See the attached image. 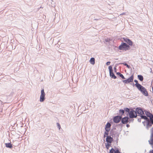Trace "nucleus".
Segmentation results:
<instances>
[{
	"label": "nucleus",
	"instance_id": "f257e3e1",
	"mask_svg": "<svg viewBox=\"0 0 153 153\" xmlns=\"http://www.w3.org/2000/svg\"><path fill=\"white\" fill-rule=\"evenodd\" d=\"M134 81L136 83L135 86L137 89L145 96H148L149 95V94L146 89L139 84L137 79H134Z\"/></svg>",
	"mask_w": 153,
	"mask_h": 153
},
{
	"label": "nucleus",
	"instance_id": "f03ea898",
	"mask_svg": "<svg viewBox=\"0 0 153 153\" xmlns=\"http://www.w3.org/2000/svg\"><path fill=\"white\" fill-rule=\"evenodd\" d=\"M125 112L127 113V115L130 118H136L137 115L136 114L135 110L131 108H125Z\"/></svg>",
	"mask_w": 153,
	"mask_h": 153
},
{
	"label": "nucleus",
	"instance_id": "7ed1b4c3",
	"mask_svg": "<svg viewBox=\"0 0 153 153\" xmlns=\"http://www.w3.org/2000/svg\"><path fill=\"white\" fill-rule=\"evenodd\" d=\"M131 48L127 43L122 42L118 46V49L120 50L127 51L130 50Z\"/></svg>",
	"mask_w": 153,
	"mask_h": 153
},
{
	"label": "nucleus",
	"instance_id": "20e7f679",
	"mask_svg": "<svg viewBox=\"0 0 153 153\" xmlns=\"http://www.w3.org/2000/svg\"><path fill=\"white\" fill-rule=\"evenodd\" d=\"M109 70V75L112 78L114 79H116L117 78V76H115L114 73L113 72V68L112 65H110L108 67Z\"/></svg>",
	"mask_w": 153,
	"mask_h": 153
},
{
	"label": "nucleus",
	"instance_id": "39448f33",
	"mask_svg": "<svg viewBox=\"0 0 153 153\" xmlns=\"http://www.w3.org/2000/svg\"><path fill=\"white\" fill-rule=\"evenodd\" d=\"M134 78V75L133 74L128 79H126L123 80L122 81L125 84H128L130 82H133Z\"/></svg>",
	"mask_w": 153,
	"mask_h": 153
},
{
	"label": "nucleus",
	"instance_id": "423d86ee",
	"mask_svg": "<svg viewBox=\"0 0 153 153\" xmlns=\"http://www.w3.org/2000/svg\"><path fill=\"white\" fill-rule=\"evenodd\" d=\"M45 94L44 92V89H42L41 90V94L40 98V101L43 102L45 100Z\"/></svg>",
	"mask_w": 153,
	"mask_h": 153
},
{
	"label": "nucleus",
	"instance_id": "0eeeda50",
	"mask_svg": "<svg viewBox=\"0 0 153 153\" xmlns=\"http://www.w3.org/2000/svg\"><path fill=\"white\" fill-rule=\"evenodd\" d=\"M135 111L136 114H138L139 116L142 114H144V111H143L142 108L141 107H137L135 109Z\"/></svg>",
	"mask_w": 153,
	"mask_h": 153
},
{
	"label": "nucleus",
	"instance_id": "6e6552de",
	"mask_svg": "<svg viewBox=\"0 0 153 153\" xmlns=\"http://www.w3.org/2000/svg\"><path fill=\"white\" fill-rule=\"evenodd\" d=\"M123 41L127 44L129 46H132L133 42L130 39L128 38L123 37Z\"/></svg>",
	"mask_w": 153,
	"mask_h": 153
},
{
	"label": "nucleus",
	"instance_id": "1a4fd4ad",
	"mask_svg": "<svg viewBox=\"0 0 153 153\" xmlns=\"http://www.w3.org/2000/svg\"><path fill=\"white\" fill-rule=\"evenodd\" d=\"M122 118L121 116L117 115L113 117V120L114 123H118L121 120Z\"/></svg>",
	"mask_w": 153,
	"mask_h": 153
},
{
	"label": "nucleus",
	"instance_id": "9d476101",
	"mask_svg": "<svg viewBox=\"0 0 153 153\" xmlns=\"http://www.w3.org/2000/svg\"><path fill=\"white\" fill-rule=\"evenodd\" d=\"M113 141L114 139L113 138V137H111L110 135H109V136L106 137L105 141L107 142L106 143H111Z\"/></svg>",
	"mask_w": 153,
	"mask_h": 153
},
{
	"label": "nucleus",
	"instance_id": "9b49d317",
	"mask_svg": "<svg viewBox=\"0 0 153 153\" xmlns=\"http://www.w3.org/2000/svg\"><path fill=\"white\" fill-rule=\"evenodd\" d=\"M109 153H122L120 152L119 149L117 147L115 149L112 148L109 151Z\"/></svg>",
	"mask_w": 153,
	"mask_h": 153
},
{
	"label": "nucleus",
	"instance_id": "f8f14e48",
	"mask_svg": "<svg viewBox=\"0 0 153 153\" xmlns=\"http://www.w3.org/2000/svg\"><path fill=\"white\" fill-rule=\"evenodd\" d=\"M128 117L127 116L123 118L122 117L120 121H121V122L122 123H123V124H125L128 123Z\"/></svg>",
	"mask_w": 153,
	"mask_h": 153
},
{
	"label": "nucleus",
	"instance_id": "ddd939ff",
	"mask_svg": "<svg viewBox=\"0 0 153 153\" xmlns=\"http://www.w3.org/2000/svg\"><path fill=\"white\" fill-rule=\"evenodd\" d=\"M111 124L110 123L108 122L105 125V130L110 131L111 130Z\"/></svg>",
	"mask_w": 153,
	"mask_h": 153
},
{
	"label": "nucleus",
	"instance_id": "4468645a",
	"mask_svg": "<svg viewBox=\"0 0 153 153\" xmlns=\"http://www.w3.org/2000/svg\"><path fill=\"white\" fill-rule=\"evenodd\" d=\"M144 112H145L146 116L149 118H150L153 116V114L151 113L149 111H147L145 110Z\"/></svg>",
	"mask_w": 153,
	"mask_h": 153
},
{
	"label": "nucleus",
	"instance_id": "2eb2a0df",
	"mask_svg": "<svg viewBox=\"0 0 153 153\" xmlns=\"http://www.w3.org/2000/svg\"><path fill=\"white\" fill-rule=\"evenodd\" d=\"M117 131L114 130V129H111L110 131V135L113 137H115L117 134Z\"/></svg>",
	"mask_w": 153,
	"mask_h": 153
},
{
	"label": "nucleus",
	"instance_id": "dca6fc26",
	"mask_svg": "<svg viewBox=\"0 0 153 153\" xmlns=\"http://www.w3.org/2000/svg\"><path fill=\"white\" fill-rule=\"evenodd\" d=\"M151 134L150 136V139L148 141L150 145H152L153 144V131H151Z\"/></svg>",
	"mask_w": 153,
	"mask_h": 153
},
{
	"label": "nucleus",
	"instance_id": "f3484780",
	"mask_svg": "<svg viewBox=\"0 0 153 153\" xmlns=\"http://www.w3.org/2000/svg\"><path fill=\"white\" fill-rule=\"evenodd\" d=\"M5 147L10 149H12L13 147V144L10 143H5Z\"/></svg>",
	"mask_w": 153,
	"mask_h": 153
},
{
	"label": "nucleus",
	"instance_id": "a211bd4d",
	"mask_svg": "<svg viewBox=\"0 0 153 153\" xmlns=\"http://www.w3.org/2000/svg\"><path fill=\"white\" fill-rule=\"evenodd\" d=\"M125 108H124L123 109H120L119 110V116H121V117H122L123 115H124L125 112Z\"/></svg>",
	"mask_w": 153,
	"mask_h": 153
},
{
	"label": "nucleus",
	"instance_id": "6ab92c4d",
	"mask_svg": "<svg viewBox=\"0 0 153 153\" xmlns=\"http://www.w3.org/2000/svg\"><path fill=\"white\" fill-rule=\"evenodd\" d=\"M139 116L140 117L141 119H143L145 120H146V122L147 120H149V118L147 117L146 116H145L144 114H142Z\"/></svg>",
	"mask_w": 153,
	"mask_h": 153
},
{
	"label": "nucleus",
	"instance_id": "aec40b11",
	"mask_svg": "<svg viewBox=\"0 0 153 153\" xmlns=\"http://www.w3.org/2000/svg\"><path fill=\"white\" fill-rule=\"evenodd\" d=\"M137 78L140 81L142 82L144 79L143 76L141 75H137Z\"/></svg>",
	"mask_w": 153,
	"mask_h": 153
},
{
	"label": "nucleus",
	"instance_id": "412c9836",
	"mask_svg": "<svg viewBox=\"0 0 153 153\" xmlns=\"http://www.w3.org/2000/svg\"><path fill=\"white\" fill-rule=\"evenodd\" d=\"M110 131H105L104 132V135H103V137L104 138H105V137H108V136H109V132Z\"/></svg>",
	"mask_w": 153,
	"mask_h": 153
},
{
	"label": "nucleus",
	"instance_id": "4be33fe9",
	"mask_svg": "<svg viewBox=\"0 0 153 153\" xmlns=\"http://www.w3.org/2000/svg\"><path fill=\"white\" fill-rule=\"evenodd\" d=\"M95 59L94 57H91L90 60L89 62L91 64L94 65L95 64Z\"/></svg>",
	"mask_w": 153,
	"mask_h": 153
},
{
	"label": "nucleus",
	"instance_id": "5701e85b",
	"mask_svg": "<svg viewBox=\"0 0 153 153\" xmlns=\"http://www.w3.org/2000/svg\"><path fill=\"white\" fill-rule=\"evenodd\" d=\"M111 143H105V146L106 148L108 149H109L110 147L111 146Z\"/></svg>",
	"mask_w": 153,
	"mask_h": 153
},
{
	"label": "nucleus",
	"instance_id": "b1692460",
	"mask_svg": "<svg viewBox=\"0 0 153 153\" xmlns=\"http://www.w3.org/2000/svg\"><path fill=\"white\" fill-rule=\"evenodd\" d=\"M143 124V125L144 126H145L147 130H149V128H147V122L146 121V120L142 122Z\"/></svg>",
	"mask_w": 153,
	"mask_h": 153
},
{
	"label": "nucleus",
	"instance_id": "393cba45",
	"mask_svg": "<svg viewBox=\"0 0 153 153\" xmlns=\"http://www.w3.org/2000/svg\"><path fill=\"white\" fill-rule=\"evenodd\" d=\"M134 120V119L133 118H130L129 117H128V122L129 123H130L131 122H133Z\"/></svg>",
	"mask_w": 153,
	"mask_h": 153
},
{
	"label": "nucleus",
	"instance_id": "a878e982",
	"mask_svg": "<svg viewBox=\"0 0 153 153\" xmlns=\"http://www.w3.org/2000/svg\"><path fill=\"white\" fill-rule=\"evenodd\" d=\"M123 123L121 122L120 124L117 125V126L120 127V128L122 129L123 126Z\"/></svg>",
	"mask_w": 153,
	"mask_h": 153
},
{
	"label": "nucleus",
	"instance_id": "bb28decb",
	"mask_svg": "<svg viewBox=\"0 0 153 153\" xmlns=\"http://www.w3.org/2000/svg\"><path fill=\"white\" fill-rule=\"evenodd\" d=\"M119 134L117 132V134L115 136V137H116V139L117 140V143H118V137H119Z\"/></svg>",
	"mask_w": 153,
	"mask_h": 153
},
{
	"label": "nucleus",
	"instance_id": "cd10ccee",
	"mask_svg": "<svg viewBox=\"0 0 153 153\" xmlns=\"http://www.w3.org/2000/svg\"><path fill=\"white\" fill-rule=\"evenodd\" d=\"M119 76L120 77L123 79H125V78L124 76L123 75V74H120V76Z\"/></svg>",
	"mask_w": 153,
	"mask_h": 153
},
{
	"label": "nucleus",
	"instance_id": "c85d7f7f",
	"mask_svg": "<svg viewBox=\"0 0 153 153\" xmlns=\"http://www.w3.org/2000/svg\"><path fill=\"white\" fill-rule=\"evenodd\" d=\"M56 124H57V127L59 128V129H60L61 128L60 124H59V123H57Z\"/></svg>",
	"mask_w": 153,
	"mask_h": 153
},
{
	"label": "nucleus",
	"instance_id": "c756f323",
	"mask_svg": "<svg viewBox=\"0 0 153 153\" xmlns=\"http://www.w3.org/2000/svg\"><path fill=\"white\" fill-rule=\"evenodd\" d=\"M111 41V39H107L105 40V41L106 42H109Z\"/></svg>",
	"mask_w": 153,
	"mask_h": 153
},
{
	"label": "nucleus",
	"instance_id": "7c9ffc66",
	"mask_svg": "<svg viewBox=\"0 0 153 153\" xmlns=\"http://www.w3.org/2000/svg\"><path fill=\"white\" fill-rule=\"evenodd\" d=\"M129 69L130 68H131V71H132V68H131V67H130V66L128 65V64H127L126 65V66Z\"/></svg>",
	"mask_w": 153,
	"mask_h": 153
},
{
	"label": "nucleus",
	"instance_id": "2f4dec72",
	"mask_svg": "<svg viewBox=\"0 0 153 153\" xmlns=\"http://www.w3.org/2000/svg\"><path fill=\"white\" fill-rule=\"evenodd\" d=\"M119 64H123L124 65L126 66L127 64L126 63V62H124L123 63H120Z\"/></svg>",
	"mask_w": 153,
	"mask_h": 153
},
{
	"label": "nucleus",
	"instance_id": "473e14b6",
	"mask_svg": "<svg viewBox=\"0 0 153 153\" xmlns=\"http://www.w3.org/2000/svg\"><path fill=\"white\" fill-rule=\"evenodd\" d=\"M110 63H111V62L108 61L106 62V64L107 65H110Z\"/></svg>",
	"mask_w": 153,
	"mask_h": 153
},
{
	"label": "nucleus",
	"instance_id": "72a5a7b5",
	"mask_svg": "<svg viewBox=\"0 0 153 153\" xmlns=\"http://www.w3.org/2000/svg\"><path fill=\"white\" fill-rule=\"evenodd\" d=\"M114 70L115 72H117V68L116 66H115L114 68Z\"/></svg>",
	"mask_w": 153,
	"mask_h": 153
},
{
	"label": "nucleus",
	"instance_id": "f704fd0d",
	"mask_svg": "<svg viewBox=\"0 0 153 153\" xmlns=\"http://www.w3.org/2000/svg\"><path fill=\"white\" fill-rule=\"evenodd\" d=\"M131 83H130V84L132 86H133V87L134 86H135V84H134V83L132 82H131Z\"/></svg>",
	"mask_w": 153,
	"mask_h": 153
},
{
	"label": "nucleus",
	"instance_id": "c9c22d12",
	"mask_svg": "<svg viewBox=\"0 0 153 153\" xmlns=\"http://www.w3.org/2000/svg\"><path fill=\"white\" fill-rule=\"evenodd\" d=\"M117 75H118L119 76L121 74L120 72H117L116 73Z\"/></svg>",
	"mask_w": 153,
	"mask_h": 153
},
{
	"label": "nucleus",
	"instance_id": "e433bc0d",
	"mask_svg": "<svg viewBox=\"0 0 153 153\" xmlns=\"http://www.w3.org/2000/svg\"><path fill=\"white\" fill-rule=\"evenodd\" d=\"M51 5H52V7H55V5L54 4V3H52V2L51 3Z\"/></svg>",
	"mask_w": 153,
	"mask_h": 153
},
{
	"label": "nucleus",
	"instance_id": "4c0bfd02",
	"mask_svg": "<svg viewBox=\"0 0 153 153\" xmlns=\"http://www.w3.org/2000/svg\"><path fill=\"white\" fill-rule=\"evenodd\" d=\"M137 121L139 122H140L141 121V118H138L137 119Z\"/></svg>",
	"mask_w": 153,
	"mask_h": 153
},
{
	"label": "nucleus",
	"instance_id": "58836bf2",
	"mask_svg": "<svg viewBox=\"0 0 153 153\" xmlns=\"http://www.w3.org/2000/svg\"><path fill=\"white\" fill-rule=\"evenodd\" d=\"M149 153H153V149L152 150L151 149L149 151Z\"/></svg>",
	"mask_w": 153,
	"mask_h": 153
},
{
	"label": "nucleus",
	"instance_id": "ea45409f",
	"mask_svg": "<svg viewBox=\"0 0 153 153\" xmlns=\"http://www.w3.org/2000/svg\"><path fill=\"white\" fill-rule=\"evenodd\" d=\"M126 126L127 128H128L130 127V125L129 124H126Z\"/></svg>",
	"mask_w": 153,
	"mask_h": 153
},
{
	"label": "nucleus",
	"instance_id": "a19ab883",
	"mask_svg": "<svg viewBox=\"0 0 153 153\" xmlns=\"http://www.w3.org/2000/svg\"><path fill=\"white\" fill-rule=\"evenodd\" d=\"M125 14V13H123L122 14H121V15H124V14Z\"/></svg>",
	"mask_w": 153,
	"mask_h": 153
},
{
	"label": "nucleus",
	"instance_id": "79ce46f5",
	"mask_svg": "<svg viewBox=\"0 0 153 153\" xmlns=\"http://www.w3.org/2000/svg\"><path fill=\"white\" fill-rule=\"evenodd\" d=\"M112 129H114V130H116V128L115 127H114Z\"/></svg>",
	"mask_w": 153,
	"mask_h": 153
},
{
	"label": "nucleus",
	"instance_id": "37998d69",
	"mask_svg": "<svg viewBox=\"0 0 153 153\" xmlns=\"http://www.w3.org/2000/svg\"><path fill=\"white\" fill-rule=\"evenodd\" d=\"M151 145V146H152V148L153 149V145Z\"/></svg>",
	"mask_w": 153,
	"mask_h": 153
},
{
	"label": "nucleus",
	"instance_id": "c03bdc74",
	"mask_svg": "<svg viewBox=\"0 0 153 153\" xmlns=\"http://www.w3.org/2000/svg\"><path fill=\"white\" fill-rule=\"evenodd\" d=\"M152 91H153V87H152Z\"/></svg>",
	"mask_w": 153,
	"mask_h": 153
},
{
	"label": "nucleus",
	"instance_id": "a18cd8bd",
	"mask_svg": "<svg viewBox=\"0 0 153 153\" xmlns=\"http://www.w3.org/2000/svg\"><path fill=\"white\" fill-rule=\"evenodd\" d=\"M116 143H117V140H116Z\"/></svg>",
	"mask_w": 153,
	"mask_h": 153
},
{
	"label": "nucleus",
	"instance_id": "49530a36",
	"mask_svg": "<svg viewBox=\"0 0 153 153\" xmlns=\"http://www.w3.org/2000/svg\"><path fill=\"white\" fill-rule=\"evenodd\" d=\"M51 1H52V2H53V1L52 0H51Z\"/></svg>",
	"mask_w": 153,
	"mask_h": 153
}]
</instances>
